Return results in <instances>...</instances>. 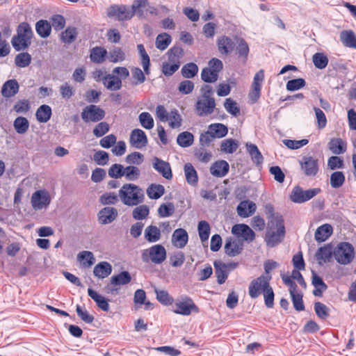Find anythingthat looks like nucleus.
<instances>
[{
	"mask_svg": "<svg viewBox=\"0 0 356 356\" xmlns=\"http://www.w3.org/2000/svg\"><path fill=\"white\" fill-rule=\"evenodd\" d=\"M172 312L183 316H189L193 312H197L198 308L188 296H181L173 302Z\"/></svg>",
	"mask_w": 356,
	"mask_h": 356,
	"instance_id": "8",
	"label": "nucleus"
},
{
	"mask_svg": "<svg viewBox=\"0 0 356 356\" xmlns=\"http://www.w3.org/2000/svg\"><path fill=\"white\" fill-rule=\"evenodd\" d=\"M197 230L200 238L202 243L207 241L210 235L211 227L208 222L201 220L198 223Z\"/></svg>",
	"mask_w": 356,
	"mask_h": 356,
	"instance_id": "44",
	"label": "nucleus"
},
{
	"mask_svg": "<svg viewBox=\"0 0 356 356\" xmlns=\"http://www.w3.org/2000/svg\"><path fill=\"white\" fill-rule=\"evenodd\" d=\"M167 257V251L161 244L154 245L143 250L141 259L143 262L155 265L161 264Z\"/></svg>",
	"mask_w": 356,
	"mask_h": 356,
	"instance_id": "5",
	"label": "nucleus"
},
{
	"mask_svg": "<svg viewBox=\"0 0 356 356\" xmlns=\"http://www.w3.org/2000/svg\"><path fill=\"white\" fill-rule=\"evenodd\" d=\"M144 236L149 243H156L161 238V231L157 227L149 225L145 228Z\"/></svg>",
	"mask_w": 356,
	"mask_h": 356,
	"instance_id": "34",
	"label": "nucleus"
},
{
	"mask_svg": "<svg viewBox=\"0 0 356 356\" xmlns=\"http://www.w3.org/2000/svg\"><path fill=\"white\" fill-rule=\"evenodd\" d=\"M201 97L196 104V109L200 115L211 113L216 106L215 99L211 97L212 88L209 85H204L200 89Z\"/></svg>",
	"mask_w": 356,
	"mask_h": 356,
	"instance_id": "4",
	"label": "nucleus"
},
{
	"mask_svg": "<svg viewBox=\"0 0 356 356\" xmlns=\"http://www.w3.org/2000/svg\"><path fill=\"white\" fill-rule=\"evenodd\" d=\"M133 16L136 14L139 17H146L148 13L156 14V9L152 6L147 0H136L131 6Z\"/></svg>",
	"mask_w": 356,
	"mask_h": 356,
	"instance_id": "13",
	"label": "nucleus"
},
{
	"mask_svg": "<svg viewBox=\"0 0 356 356\" xmlns=\"http://www.w3.org/2000/svg\"><path fill=\"white\" fill-rule=\"evenodd\" d=\"M131 280V277L128 271H122L111 277V284L113 286L125 285Z\"/></svg>",
	"mask_w": 356,
	"mask_h": 356,
	"instance_id": "35",
	"label": "nucleus"
},
{
	"mask_svg": "<svg viewBox=\"0 0 356 356\" xmlns=\"http://www.w3.org/2000/svg\"><path fill=\"white\" fill-rule=\"evenodd\" d=\"M301 170L307 177H315L319 170L318 159L314 156L305 155L299 160Z\"/></svg>",
	"mask_w": 356,
	"mask_h": 356,
	"instance_id": "10",
	"label": "nucleus"
},
{
	"mask_svg": "<svg viewBox=\"0 0 356 356\" xmlns=\"http://www.w3.org/2000/svg\"><path fill=\"white\" fill-rule=\"evenodd\" d=\"M153 168L167 179L172 177V170L169 163L164 161L158 157H154L152 161Z\"/></svg>",
	"mask_w": 356,
	"mask_h": 356,
	"instance_id": "17",
	"label": "nucleus"
},
{
	"mask_svg": "<svg viewBox=\"0 0 356 356\" xmlns=\"http://www.w3.org/2000/svg\"><path fill=\"white\" fill-rule=\"evenodd\" d=\"M184 173L186 181L190 185L195 186L197 184V174L191 163H188L185 164Z\"/></svg>",
	"mask_w": 356,
	"mask_h": 356,
	"instance_id": "37",
	"label": "nucleus"
},
{
	"mask_svg": "<svg viewBox=\"0 0 356 356\" xmlns=\"http://www.w3.org/2000/svg\"><path fill=\"white\" fill-rule=\"evenodd\" d=\"M247 152L251 157V159L254 163L257 165H260L264 161V157L259 150L257 146L254 144L247 143L246 145Z\"/></svg>",
	"mask_w": 356,
	"mask_h": 356,
	"instance_id": "29",
	"label": "nucleus"
},
{
	"mask_svg": "<svg viewBox=\"0 0 356 356\" xmlns=\"http://www.w3.org/2000/svg\"><path fill=\"white\" fill-rule=\"evenodd\" d=\"M19 84L15 79H10L4 83L1 88V94L5 97H11L17 93Z\"/></svg>",
	"mask_w": 356,
	"mask_h": 356,
	"instance_id": "28",
	"label": "nucleus"
},
{
	"mask_svg": "<svg viewBox=\"0 0 356 356\" xmlns=\"http://www.w3.org/2000/svg\"><path fill=\"white\" fill-rule=\"evenodd\" d=\"M140 124L146 129L153 128L154 122L152 116L147 112H143L138 117Z\"/></svg>",
	"mask_w": 356,
	"mask_h": 356,
	"instance_id": "55",
	"label": "nucleus"
},
{
	"mask_svg": "<svg viewBox=\"0 0 356 356\" xmlns=\"http://www.w3.org/2000/svg\"><path fill=\"white\" fill-rule=\"evenodd\" d=\"M107 57V51L101 47H96L91 49L90 59L96 63H102Z\"/></svg>",
	"mask_w": 356,
	"mask_h": 356,
	"instance_id": "38",
	"label": "nucleus"
},
{
	"mask_svg": "<svg viewBox=\"0 0 356 356\" xmlns=\"http://www.w3.org/2000/svg\"><path fill=\"white\" fill-rule=\"evenodd\" d=\"M330 151L334 154H340L346 152V143L341 138L332 139L329 143Z\"/></svg>",
	"mask_w": 356,
	"mask_h": 356,
	"instance_id": "39",
	"label": "nucleus"
},
{
	"mask_svg": "<svg viewBox=\"0 0 356 356\" xmlns=\"http://www.w3.org/2000/svg\"><path fill=\"white\" fill-rule=\"evenodd\" d=\"M14 127L19 134H24L28 129L29 122L25 118L18 117L14 122Z\"/></svg>",
	"mask_w": 356,
	"mask_h": 356,
	"instance_id": "63",
	"label": "nucleus"
},
{
	"mask_svg": "<svg viewBox=\"0 0 356 356\" xmlns=\"http://www.w3.org/2000/svg\"><path fill=\"white\" fill-rule=\"evenodd\" d=\"M183 50L179 47H173L168 51V61L164 62L162 66L163 73L165 76H171L179 67V58L182 55Z\"/></svg>",
	"mask_w": 356,
	"mask_h": 356,
	"instance_id": "7",
	"label": "nucleus"
},
{
	"mask_svg": "<svg viewBox=\"0 0 356 356\" xmlns=\"http://www.w3.org/2000/svg\"><path fill=\"white\" fill-rule=\"evenodd\" d=\"M256 204L250 200H244L240 202L237 207V213L239 216L247 218L252 216L256 211Z\"/></svg>",
	"mask_w": 356,
	"mask_h": 356,
	"instance_id": "20",
	"label": "nucleus"
},
{
	"mask_svg": "<svg viewBox=\"0 0 356 356\" xmlns=\"http://www.w3.org/2000/svg\"><path fill=\"white\" fill-rule=\"evenodd\" d=\"M107 58L111 63H121L125 60L126 55L122 49L116 47L107 52Z\"/></svg>",
	"mask_w": 356,
	"mask_h": 356,
	"instance_id": "40",
	"label": "nucleus"
},
{
	"mask_svg": "<svg viewBox=\"0 0 356 356\" xmlns=\"http://www.w3.org/2000/svg\"><path fill=\"white\" fill-rule=\"evenodd\" d=\"M50 202V194L46 190H38L32 194L31 203L35 211L47 208Z\"/></svg>",
	"mask_w": 356,
	"mask_h": 356,
	"instance_id": "12",
	"label": "nucleus"
},
{
	"mask_svg": "<svg viewBox=\"0 0 356 356\" xmlns=\"http://www.w3.org/2000/svg\"><path fill=\"white\" fill-rule=\"evenodd\" d=\"M112 272V266L107 261H102L97 264L93 270L94 275L99 279L108 277Z\"/></svg>",
	"mask_w": 356,
	"mask_h": 356,
	"instance_id": "27",
	"label": "nucleus"
},
{
	"mask_svg": "<svg viewBox=\"0 0 356 356\" xmlns=\"http://www.w3.org/2000/svg\"><path fill=\"white\" fill-rule=\"evenodd\" d=\"M174 211L175 207L172 203L163 204L158 209V213L161 218L169 217L172 215Z\"/></svg>",
	"mask_w": 356,
	"mask_h": 356,
	"instance_id": "64",
	"label": "nucleus"
},
{
	"mask_svg": "<svg viewBox=\"0 0 356 356\" xmlns=\"http://www.w3.org/2000/svg\"><path fill=\"white\" fill-rule=\"evenodd\" d=\"M77 260L84 268L91 267L95 261L93 253L87 250L80 252L77 255Z\"/></svg>",
	"mask_w": 356,
	"mask_h": 356,
	"instance_id": "33",
	"label": "nucleus"
},
{
	"mask_svg": "<svg viewBox=\"0 0 356 356\" xmlns=\"http://www.w3.org/2000/svg\"><path fill=\"white\" fill-rule=\"evenodd\" d=\"M149 212L148 207L143 204L136 207L133 210L132 216L136 220H143L148 216Z\"/></svg>",
	"mask_w": 356,
	"mask_h": 356,
	"instance_id": "58",
	"label": "nucleus"
},
{
	"mask_svg": "<svg viewBox=\"0 0 356 356\" xmlns=\"http://www.w3.org/2000/svg\"><path fill=\"white\" fill-rule=\"evenodd\" d=\"M104 116V111L95 105H90L84 108L81 113V118L83 120L99 121Z\"/></svg>",
	"mask_w": 356,
	"mask_h": 356,
	"instance_id": "16",
	"label": "nucleus"
},
{
	"mask_svg": "<svg viewBox=\"0 0 356 356\" xmlns=\"http://www.w3.org/2000/svg\"><path fill=\"white\" fill-rule=\"evenodd\" d=\"M109 17H115L119 20H127L133 17L131 8L124 6H113L108 9Z\"/></svg>",
	"mask_w": 356,
	"mask_h": 356,
	"instance_id": "14",
	"label": "nucleus"
},
{
	"mask_svg": "<svg viewBox=\"0 0 356 356\" xmlns=\"http://www.w3.org/2000/svg\"><path fill=\"white\" fill-rule=\"evenodd\" d=\"M164 187L162 185L152 184L147 189V194L150 199H159L164 193Z\"/></svg>",
	"mask_w": 356,
	"mask_h": 356,
	"instance_id": "48",
	"label": "nucleus"
},
{
	"mask_svg": "<svg viewBox=\"0 0 356 356\" xmlns=\"http://www.w3.org/2000/svg\"><path fill=\"white\" fill-rule=\"evenodd\" d=\"M344 181L345 176L342 172H334L330 176V184L334 188H339L343 185Z\"/></svg>",
	"mask_w": 356,
	"mask_h": 356,
	"instance_id": "56",
	"label": "nucleus"
},
{
	"mask_svg": "<svg viewBox=\"0 0 356 356\" xmlns=\"http://www.w3.org/2000/svg\"><path fill=\"white\" fill-rule=\"evenodd\" d=\"M118 216V211L113 207H104L98 213L99 221L102 225L112 222Z\"/></svg>",
	"mask_w": 356,
	"mask_h": 356,
	"instance_id": "19",
	"label": "nucleus"
},
{
	"mask_svg": "<svg viewBox=\"0 0 356 356\" xmlns=\"http://www.w3.org/2000/svg\"><path fill=\"white\" fill-rule=\"evenodd\" d=\"M201 77L204 82L214 83L218 80V74L209 67H207L202 71Z\"/></svg>",
	"mask_w": 356,
	"mask_h": 356,
	"instance_id": "59",
	"label": "nucleus"
},
{
	"mask_svg": "<svg viewBox=\"0 0 356 356\" xmlns=\"http://www.w3.org/2000/svg\"><path fill=\"white\" fill-rule=\"evenodd\" d=\"M239 143L232 138L226 139L222 141L220 149L227 154H232L238 148Z\"/></svg>",
	"mask_w": 356,
	"mask_h": 356,
	"instance_id": "41",
	"label": "nucleus"
},
{
	"mask_svg": "<svg viewBox=\"0 0 356 356\" xmlns=\"http://www.w3.org/2000/svg\"><path fill=\"white\" fill-rule=\"evenodd\" d=\"M312 60L314 66L318 69H324L328 64L327 57L323 53H316L313 55Z\"/></svg>",
	"mask_w": 356,
	"mask_h": 356,
	"instance_id": "50",
	"label": "nucleus"
},
{
	"mask_svg": "<svg viewBox=\"0 0 356 356\" xmlns=\"http://www.w3.org/2000/svg\"><path fill=\"white\" fill-rule=\"evenodd\" d=\"M130 143L134 147L141 149L147 143L146 135H130Z\"/></svg>",
	"mask_w": 356,
	"mask_h": 356,
	"instance_id": "54",
	"label": "nucleus"
},
{
	"mask_svg": "<svg viewBox=\"0 0 356 356\" xmlns=\"http://www.w3.org/2000/svg\"><path fill=\"white\" fill-rule=\"evenodd\" d=\"M32 37L31 26L28 23L22 22L17 27V35L12 38V45L16 51L26 49L31 44Z\"/></svg>",
	"mask_w": 356,
	"mask_h": 356,
	"instance_id": "3",
	"label": "nucleus"
},
{
	"mask_svg": "<svg viewBox=\"0 0 356 356\" xmlns=\"http://www.w3.org/2000/svg\"><path fill=\"white\" fill-rule=\"evenodd\" d=\"M320 192L321 189L319 188H310L305 191L301 187L297 186L293 188L290 197L292 202L300 204L309 201L320 193Z\"/></svg>",
	"mask_w": 356,
	"mask_h": 356,
	"instance_id": "11",
	"label": "nucleus"
},
{
	"mask_svg": "<svg viewBox=\"0 0 356 356\" xmlns=\"http://www.w3.org/2000/svg\"><path fill=\"white\" fill-rule=\"evenodd\" d=\"M157 300L164 305H172L174 302L173 298L164 290H155Z\"/></svg>",
	"mask_w": 356,
	"mask_h": 356,
	"instance_id": "60",
	"label": "nucleus"
},
{
	"mask_svg": "<svg viewBox=\"0 0 356 356\" xmlns=\"http://www.w3.org/2000/svg\"><path fill=\"white\" fill-rule=\"evenodd\" d=\"M137 48L140 55L141 65L143 67L144 72L145 74H148L149 73V57L143 44H138Z\"/></svg>",
	"mask_w": 356,
	"mask_h": 356,
	"instance_id": "47",
	"label": "nucleus"
},
{
	"mask_svg": "<svg viewBox=\"0 0 356 356\" xmlns=\"http://www.w3.org/2000/svg\"><path fill=\"white\" fill-rule=\"evenodd\" d=\"M312 282L315 288L313 291V294L315 296H322L323 292L325 291L327 288L323 279L318 276L316 273H313Z\"/></svg>",
	"mask_w": 356,
	"mask_h": 356,
	"instance_id": "36",
	"label": "nucleus"
},
{
	"mask_svg": "<svg viewBox=\"0 0 356 356\" xmlns=\"http://www.w3.org/2000/svg\"><path fill=\"white\" fill-rule=\"evenodd\" d=\"M104 86L110 90H118L122 87L121 79L115 75L107 74L103 79Z\"/></svg>",
	"mask_w": 356,
	"mask_h": 356,
	"instance_id": "30",
	"label": "nucleus"
},
{
	"mask_svg": "<svg viewBox=\"0 0 356 356\" xmlns=\"http://www.w3.org/2000/svg\"><path fill=\"white\" fill-rule=\"evenodd\" d=\"M232 233L238 238H242L246 241H252L254 239L255 234L252 229L245 224L235 225L232 228Z\"/></svg>",
	"mask_w": 356,
	"mask_h": 356,
	"instance_id": "15",
	"label": "nucleus"
},
{
	"mask_svg": "<svg viewBox=\"0 0 356 356\" xmlns=\"http://www.w3.org/2000/svg\"><path fill=\"white\" fill-rule=\"evenodd\" d=\"M119 197L127 206H137L143 202L144 192L134 184H125L119 190Z\"/></svg>",
	"mask_w": 356,
	"mask_h": 356,
	"instance_id": "2",
	"label": "nucleus"
},
{
	"mask_svg": "<svg viewBox=\"0 0 356 356\" xmlns=\"http://www.w3.org/2000/svg\"><path fill=\"white\" fill-rule=\"evenodd\" d=\"M181 117L178 111L177 110H172L170 112V115L165 122L168 123L170 128L177 129L181 126Z\"/></svg>",
	"mask_w": 356,
	"mask_h": 356,
	"instance_id": "49",
	"label": "nucleus"
},
{
	"mask_svg": "<svg viewBox=\"0 0 356 356\" xmlns=\"http://www.w3.org/2000/svg\"><path fill=\"white\" fill-rule=\"evenodd\" d=\"M355 250L353 245L347 242H341L333 251L335 260L341 265L350 264L355 257Z\"/></svg>",
	"mask_w": 356,
	"mask_h": 356,
	"instance_id": "6",
	"label": "nucleus"
},
{
	"mask_svg": "<svg viewBox=\"0 0 356 356\" xmlns=\"http://www.w3.org/2000/svg\"><path fill=\"white\" fill-rule=\"evenodd\" d=\"M36 118L39 122H47L51 115V108L48 105L40 106L36 111Z\"/></svg>",
	"mask_w": 356,
	"mask_h": 356,
	"instance_id": "43",
	"label": "nucleus"
},
{
	"mask_svg": "<svg viewBox=\"0 0 356 356\" xmlns=\"http://www.w3.org/2000/svg\"><path fill=\"white\" fill-rule=\"evenodd\" d=\"M285 236V227L282 216L273 214L268 222L265 241L268 247L273 248L280 243Z\"/></svg>",
	"mask_w": 356,
	"mask_h": 356,
	"instance_id": "1",
	"label": "nucleus"
},
{
	"mask_svg": "<svg viewBox=\"0 0 356 356\" xmlns=\"http://www.w3.org/2000/svg\"><path fill=\"white\" fill-rule=\"evenodd\" d=\"M119 194L117 195L114 192H108L104 193L99 199L100 202L104 205L115 204L118 202Z\"/></svg>",
	"mask_w": 356,
	"mask_h": 356,
	"instance_id": "57",
	"label": "nucleus"
},
{
	"mask_svg": "<svg viewBox=\"0 0 356 356\" xmlns=\"http://www.w3.org/2000/svg\"><path fill=\"white\" fill-rule=\"evenodd\" d=\"M171 41L170 35L166 33H163L156 37L155 44L157 49L163 51L170 44Z\"/></svg>",
	"mask_w": 356,
	"mask_h": 356,
	"instance_id": "46",
	"label": "nucleus"
},
{
	"mask_svg": "<svg viewBox=\"0 0 356 356\" xmlns=\"http://www.w3.org/2000/svg\"><path fill=\"white\" fill-rule=\"evenodd\" d=\"M31 62V56L27 52H23L17 54L15 58V65L19 67H26Z\"/></svg>",
	"mask_w": 356,
	"mask_h": 356,
	"instance_id": "53",
	"label": "nucleus"
},
{
	"mask_svg": "<svg viewBox=\"0 0 356 356\" xmlns=\"http://www.w3.org/2000/svg\"><path fill=\"white\" fill-rule=\"evenodd\" d=\"M225 109L232 115L236 117L240 115L241 109L238 103L231 98H227L224 103Z\"/></svg>",
	"mask_w": 356,
	"mask_h": 356,
	"instance_id": "45",
	"label": "nucleus"
},
{
	"mask_svg": "<svg viewBox=\"0 0 356 356\" xmlns=\"http://www.w3.org/2000/svg\"><path fill=\"white\" fill-rule=\"evenodd\" d=\"M215 273L217 277V282L219 284L225 283L228 277V266L221 261H216L213 263Z\"/></svg>",
	"mask_w": 356,
	"mask_h": 356,
	"instance_id": "23",
	"label": "nucleus"
},
{
	"mask_svg": "<svg viewBox=\"0 0 356 356\" xmlns=\"http://www.w3.org/2000/svg\"><path fill=\"white\" fill-rule=\"evenodd\" d=\"M225 252L229 257H235L239 254L243 250V243L238 239L231 238L226 240Z\"/></svg>",
	"mask_w": 356,
	"mask_h": 356,
	"instance_id": "18",
	"label": "nucleus"
},
{
	"mask_svg": "<svg viewBox=\"0 0 356 356\" xmlns=\"http://www.w3.org/2000/svg\"><path fill=\"white\" fill-rule=\"evenodd\" d=\"M270 275H262L257 279L253 280L249 286V295L252 298H257L261 293L265 292L270 286Z\"/></svg>",
	"mask_w": 356,
	"mask_h": 356,
	"instance_id": "9",
	"label": "nucleus"
},
{
	"mask_svg": "<svg viewBox=\"0 0 356 356\" xmlns=\"http://www.w3.org/2000/svg\"><path fill=\"white\" fill-rule=\"evenodd\" d=\"M217 44L220 53L225 55H227L231 53L235 47V44L232 40L225 35L218 38Z\"/></svg>",
	"mask_w": 356,
	"mask_h": 356,
	"instance_id": "22",
	"label": "nucleus"
},
{
	"mask_svg": "<svg viewBox=\"0 0 356 356\" xmlns=\"http://www.w3.org/2000/svg\"><path fill=\"white\" fill-rule=\"evenodd\" d=\"M340 40L349 48L356 49V35L352 30H343L340 33Z\"/></svg>",
	"mask_w": 356,
	"mask_h": 356,
	"instance_id": "26",
	"label": "nucleus"
},
{
	"mask_svg": "<svg viewBox=\"0 0 356 356\" xmlns=\"http://www.w3.org/2000/svg\"><path fill=\"white\" fill-rule=\"evenodd\" d=\"M229 164L226 161L221 160L214 163L211 168V175L217 177H222L225 176L229 171Z\"/></svg>",
	"mask_w": 356,
	"mask_h": 356,
	"instance_id": "24",
	"label": "nucleus"
},
{
	"mask_svg": "<svg viewBox=\"0 0 356 356\" xmlns=\"http://www.w3.org/2000/svg\"><path fill=\"white\" fill-rule=\"evenodd\" d=\"M88 294L104 312H108L109 310V304L104 296L98 294L90 288L88 289Z\"/></svg>",
	"mask_w": 356,
	"mask_h": 356,
	"instance_id": "31",
	"label": "nucleus"
},
{
	"mask_svg": "<svg viewBox=\"0 0 356 356\" xmlns=\"http://www.w3.org/2000/svg\"><path fill=\"white\" fill-rule=\"evenodd\" d=\"M314 311L317 316L322 320L327 319L330 316V309L325 304L320 302L314 303Z\"/></svg>",
	"mask_w": 356,
	"mask_h": 356,
	"instance_id": "51",
	"label": "nucleus"
},
{
	"mask_svg": "<svg viewBox=\"0 0 356 356\" xmlns=\"http://www.w3.org/2000/svg\"><path fill=\"white\" fill-rule=\"evenodd\" d=\"M198 72V67L195 63H188L183 67L181 69L182 75L185 78H193Z\"/></svg>",
	"mask_w": 356,
	"mask_h": 356,
	"instance_id": "61",
	"label": "nucleus"
},
{
	"mask_svg": "<svg viewBox=\"0 0 356 356\" xmlns=\"http://www.w3.org/2000/svg\"><path fill=\"white\" fill-rule=\"evenodd\" d=\"M37 33L42 38H47L51 31L50 24L46 20H40L35 24Z\"/></svg>",
	"mask_w": 356,
	"mask_h": 356,
	"instance_id": "42",
	"label": "nucleus"
},
{
	"mask_svg": "<svg viewBox=\"0 0 356 356\" xmlns=\"http://www.w3.org/2000/svg\"><path fill=\"white\" fill-rule=\"evenodd\" d=\"M188 239V233L185 229L181 228L177 229L172 236V242L173 245L178 248H184L186 245Z\"/></svg>",
	"mask_w": 356,
	"mask_h": 356,
	"instance_id": "21",
	"label": "nucleus"
},
{
	"mask_svg": "<svg viewBox=\"0 0 356 356\" xmlns=\"http://www.w3.org/2000/svg\"><path fill=\"white\" fill-rule=\"evenodd\" d=\"M332 255H333V251L329 245L321 247L316 253V259L320 265L328 261Z\"/></svg>",
	"mask_w": 356,
	"mask_h": 356,
	"instance_id": "32",
	"label": "nucleus"
},
{
	"mask_svg": "<svg viewBox=\"0 0 356 356\" xmlns=\"http://www.w3.org/2000/svg\"><path fill=\"white\" fill-rule=\"evenodd\" d=\"M333 232L332 227L330 224H324L318 227L314 234L315 240L317 242L325 241Z\"/></svg>",
	"mask_w": 356,
	"mask_h": 356,
	"instance_id": "25",
	"label": "nucleus"
},
{
	"mask_svg": "<svg viewBox=\"0 0 356 356\" xmlns=\"http://www.w3.org/2000/svg\"><path fill=\"white\" fill-rule=\"evenodd\" d=\"M140 172L138 168L129 165L124 169V177H125L126 179L128 181H135L138 179L140 177Z\"/></svg>",
	"mask_w": 356,
	"mask_h": 356,
	"instance_id": "52",
	"label": "nucleus"
},
{
	"mask_svg": "<svg viewBox=\"0 0 356 356\" xmlns=\"http://www.w3.org/2000/svg\"><path fill=\"white\" fill-rule=\"evenodd\" d=\"M305 85V79L299 78L289 81L286 83V88L289 91H295L304 88Z\"/></svg>",
	"mask_w": 356,
	"mask_h": 356,
	"instance_id": "62",
	"label": "nucleus"
}]
</instances>
